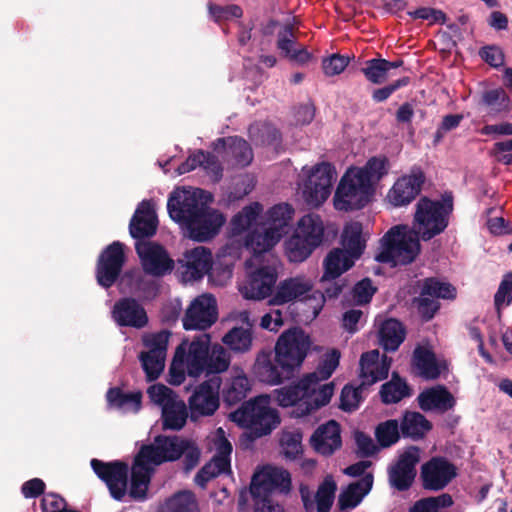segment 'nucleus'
<instances>
[{"label": "nucleus", "mask_w": 512, "mask_h": 512, "mask_svg": "<svg viewBox=\"0 0 512 512\" xmlns=\"http://www.w3.org/2000/svg\"><path fill=\"white\" fill-rule=\"evenodd\" d=\"M451 211L450 202L421 198L416 204L413 229L397 225L387 231L380 241L375 260L392 266L411 263L420 251L418 238L429 240L442 233Z\"/></svg>", "instance_id": "f257e3e1"}, {"label": "nucleus", "mask_w": 512, "mask_h": 512, "mask_svg": "<svg viewBox=\"0 0 512 512\" xmlns=\"http://www.w3.org/2000/svg\"><path fill=\"white\" fill-rule=\"evenodd\" d=\"M181 456L184 457L185 469L189 471L199 463L200 450L194 441L178 436H158L151 444L143 446L132 467L130 496L143 499L155 466L175 461Z\"/></svg>", "instance_id": "f03ea898"}, {"label": "nucleus", "mask_w": 512, "mask_h": 512, "mask_svg": "<svg viewBox=\"0 0 512 512\" xmlns=\"http://www.w3.org/2000/svg\"><path fill=\"white\" fill-rule=\"evenodd\" d=\"M230 363V353L221 344H212L209 334L198 335L192 340L184 339L175 350L168 381L172 385H180L186 376L198 378L221 374L228 370Z\"/></svg>", "instance_id": "7ed1b4c3"}, {"label": "nucleus", "mask_w": 512, "mask_h": 512, "mask_svg": "<svg viewBox=\"0 0 512 512\" xmlns=\"http://www.w3.org/2000/svg\"><path fill=\"white\" fill-rule=\"evenodd\" d=\"M390 162L386 156H374L363 166H352L342 176L334 195V207L339 211L361 209L368 205L377 184L388 175Z\"/></svg>", "instance_id": "20e7f679"}, {"label": "nucleus", "mask_w": 512, "mask_h": 512, "mask_svg": "<svg viewBox=\"0 0 512 512\" xmlns=\"http://www.w3.org/2000/svg\"><path fill=\"white\" fill-rule=\"evenodd\" d=\"M276 400L282 407H292L295 417H302L329 403L333 393V383H325L313 388L302 378L296 385L275 390Z\"/></svg>", "instance_id": "39448f33"}, {"label": "nucleus", "mask_w": 512, "mask_h": 512, "mask_svg": "<svg viewBox=\"0 0 512 512\" xmlns=\"http://www.w3.org/2000/svg\"><path fill=\"white\" fill-rule=\"evenodd\" d=\"M229 419L261 437L270 434L280 424L278 411L271 405L269 395H259L244 402L229 414Z\"/></svg>", "instance_id": "423d86ee"}, {"label": "nucleus", "mask_w": 512, "mask_h": 512, "mask_svg": "<svg viewBox=\"0 0 512 512\" xmlns=\"http://www.w3.org/2000/svg\"><path fill=\"white\" fill-rule=\"evenodd\" d=\"M295 209L288 203L272 206L263 215L262 233L252 234L247 241V248L255 255L269 252L287 234L294 218Z\"/></svg>", "instance_id": "0eeeda50"}, {"label": "nucleus", "mask_w": 512, "mask_h": 512, "mask_svg": "<svg viewBox=\"0 0 512 512\" xmlns=\"http://www.w3.org/2000/svg\"><path fill=\"white\" fill-rule=\"evenodd\" d=\"M323 237L324 224L321 217L314 213L302 216L284 243L289 261L300 263L306 260L322 243Z\"/></svg>", "instance_id": "6e6552de"}, {"label": "nucleus", "mask_w": 512, "mask_h": 512, "mask_svg": "<svg viewBox=\"0 0 512 512\" xmlns=\"http://www.w3.org/2000/svg\"><path fill=\"white\" fill-rule=\"evenodd\" d=\"M300 177L298 189L302 198L309 206L318 207L330 196L336 171L331 164L322 162L313 167H303Z\"/></svg>", "instance_id": "1a4fd4ad"}, {"label": "nucleus", "mask_w": 512, "mask_h": 512, "mask_svg": "<svg viewBox=\"0 0 512 512\" xmlns=\"http://www.w3.org/2000/svg\"><path fill=\"white\" fill-rule=\"evenodd\" d=\"M311 344L309 335L301 329L293 328L284 331L274 346L276 363L282 371H286V375H292L304 362Z\"/></svg>", "instance_id": "9d476101"}, {"label": "nucleus", "mask_w": 512, "mask_h": 512, "mask_svg": "<svg viewBox=\"0 0 512 512\" xmlns=\"http://www.w3.org/2000/svg\"><path fill=\"white\" fill-rule=\"evenodd\" d=\"M260 255L253 254V257L247 261V268L249 269L247 277L238 286L240 294L246 300H269L276 288L278 274L275 267L262 265L252 269L256 266Z\"/></svg>", "instance_id": "9b49d317"}, {"label": "nucleus", "mask_w": 512, "mask_h": 512, "mask_svg": "<svg viewBox=\"0 0 512 512\" xmlns=\"http://www.w3.org/2000/svg\"><path fill=\"white\" fill-rule=\"evenodd\" d=\"M209 449L214 453L211 461L207 463L195 476L198 486L204 488L206 484L218 475L230 471V456L232 445L222 428L216 429L208 438Z\"/></svg>", "instance_id": "f8f14e48"}, {"label": "nucleus", "mask_w": 512, "mask_h": 512, "mask_svg": "<svg viewBox=\"0 0 512 512\" xmlns=\"http://www.w3.org/2000/svg\"><path fill=\"white\" fill-rule=\"evenodd\" d=\"M203 195V190L192 187H178L171 192L167 202L168 214L181 229L203 206Z\"/></svg>", "instance_id": "ddd939ff"}, {"label": "nucleus", "mask_w": 512, "mask_h": 512, "mask_svg": "<svg viewBox=\"0 0 512 512\" xmlns=\"http://www.w3.org/2000/svg\"><path fill=\"white\" fill-rule=\"evenodd\" d=\"M225 221L226 218L221 212L203 204L181 230L184 236L197 242H205L219 233Z\"/></svg>", "instance_id": "4468645a"}, {"label": "nucleus", "mask_w": 512, "mask_h": 512, "mask_svg": "<svg viewBox=\"0 0 512 512\" xmlns=\"http://www.w3.org/2000/svg\"><path fill=\"white\" fill-rule=\"evenodd\" d=\"M169 337L170 333L167 331L143 336L146 351L140 354V361L148 380L157 379L164 370Z\"/></svg>", "instance_id": "2eb2a0df"}, {"label": "nucleus", "mask_w": 512, "mask_h": 512, "mask_svg": "<svg viewBox=\"0 0 512 512\" xmlns=\"http://www.w3.org/2000/svg\"><path fill=\"white\" fill-rule=\"evenodd\" d=\"M220 378H210L195 387L188 399V407L192 420L212 416L220 405Z\"/></svg>", "instance_id": "dca6fc26"}, {"label": "nucleus", "mask_w": 512, "mask_h": 512, "mask_svg": "<svg viewBox=\"0 0 512 512\" xmlns=\"http://www.w3.org/2000/svg\"><path fill=\"white\" fill-rule=\"evenodd\" d=\"M217 318V301L212 294L205 293L194 298L187 307L183 327L185 330H206Z\"/></svg>", "instance_id": "f3484780"}, {"label": "nucleus", "mask_w": 512, "mask_h": 512, "mask_svg": "<svg viewBox=\"0 0 512 512\" xmlns=\"http://www.w3.org/2000/svg\"><path fill=\"white\" fill-rule=\"evenodd\" d=\"M290 488L291 477L289 472L283 468L268 465L254 474L250 492L253 498H261L274 491L288 493Z\"/></svg>", "instance_id": "a211bd4d"}, {"label": "nucleus", "mask_w": 512, "mask_h": 512, "mask_svg": "<svg viewBox=\"0 0 512 512\" xmlns=\"http://www.w3.org/2000/svg\"><path fill=\"white\" fill-rule=\"evenodd\" d=\"M314 283L305 275H296L286 278L276 286L272 297L268 300L270 306H279L292 303L296 300H304L310 308V303L306 301L313 292Z\"/></svg>", "instance_id": "6ab92c4d"}, {"label": "nucleus", "mask_w": 512, "mask_h": 512, "mask_svg": "<svg viewBox=\"0 0 512 512\" xmlns=\"http://www.w3.org/2000/svg\"><path fill=\"white\" fill-rule=\"evenodd\" d=\"M136 251L147 274L160 277L169 274L174 268V260L162 246L154 242L139 241Z\"/></svg>", "instance_id": "aec40b11"}, {"label": "nucleus", "mask_w": 512, "mask_h": 512, "mask_svg": "<svg viewBox=\"0 0 512 512\" xmlns=\"http://www.w3.org/2000/svg\"><path fill=\"white\" fill-rule=\"evenodd\" d=\"M421 480L427 490L445 488L457 475L454 464L442 457H434L421 467Z\"/></svg>", "instance_id": "412c9836"}, {"label": "nucleus", "mask_w": 512, "mask_h": 512, "mask_svg": "<svg viewBox=\"0 0 512 512\" xmlns=\"http://www.w3.org/2000/svg\"><path fill=\"white\" fill-rule=\"evenodd\" d=\"M423 182V173L419 169H413L394 182L387 192L386 201L393 207L407 206L419 194Z\"/></svg>", "instance_id": "4be33fe9"}, {"label": "nucleus", "mask_w": 512, "mask_h": 512, "mask_svg": "<svg viewBox=\"0 0 512 512\" xmlns=\"http://www.w3.org/2000/svg\"><path fill=\"white\" fill-rule=\"evenodd\" d=\"M419 460L420 451L417 447L404 450L389 469L391 486L400 491L408 489L416 476L415 466Z\"/></svg>", "instance_id": "5701e85b"}, {"label": "nucleus", "mask_w": 512, "mask_h": 512, "mask_svg": "<svg viewBox=\"0 0 512 512\" xmlns=\"http://www.w3.org/2000/svg\"><path fill=\"white\" fill-rule=\"evenodd\" d=\"M94 472L108 486L113 498L121 500L127 492L128 467L121 462L104 463L97 459L91 461Z\"/></svg>", "instance_id": "b1692460"}, {"label": "nucleus", "mask_w": 512, "mask_h": 512, "mask_svg": "<svg viewBox=\"0 0 512 512\" xmlns=\"http://www.w3.org/2000/svg\"><path fill=\"white\" fill-rule=\"evenodd\" d=\"M455 288L449 283L433 278L424 282L421 296L417 300L418 311L426 319H431L438 310L437 298L452 299L455 297Z\"/></svg>", "instance_id": "393cba45"}, {"label": "nucleus", "mask_w": 512, "mask_h": 512, "mask_svg": "<svg viewBox=\"0 0 512 512\" xmlns=\"http://www.w3.org/2000/svg\"><path fill=\"white\" fill-rule=\"evenodd\" d=\"M181 277L184 282L201 279L207 274L212 264V253L203 246H198L183 253L179 259Z\"/></svg>", "instance_id": "a878e982"}, {"label": "nucleus", "mask_w": 512, "mask_h": 512, "mask_svg": "<svg viewBox=\"0 0 512 512\" xmlns=\"http://www.w3.org/2000/svg\"><path fill=\"white\" fill-rule=\"evenodd\" d=\"M124 263L123 245L113 242L100 255L97 280L103 287H110L117 279Z\"/></svg>", "instance_id": "bb28decb"}, {"label": "nucleus", "mask_w": 512, "mask_h": 512, "mask_svg": "<svg viewBox=\"0 0 512 512\" xmlns=\"http://www.w3.org/2000/svg\"><path fill=\"white\" fill-rule=\"evenodd\" d=\"M216 159L221 157L233 166L245 167L253 159V153L248 143L238 137L219 139L214 145Z\"/></svg>", "instance_id": "cd10ccee"}, {"label": "nucleus", "mask_w": 512, "mask_h": 512, "mask_svg": "<svg viewBox=\"0 0 512 512\" xmlns=\"http://www.w3.org/2000/svg\"><path fill=\"white\" fill-rule=\"evenodd\" d=\"M359 364L362 385H372L388 376L391 359L372 350L361 355Z\"/></svg>", "instance_id": "c85d7f7f"}, {"label": "nucleus", "mask_w": 512, "mask_h": 512, "mask_svg": "<svg viewBox=\"0 0 512 512\" xmlns=\"http://www.w3.org/2000/svg\"><path fill=\"white\" fill-rule=\"evenodd\" d=\"M264 227L263 207L255 202L244 207L231 221V230L233 234L247 232L245 244L249 237L254 233H262Z\"/></svg>", "instance_id": "c756f323"}, {"label": "nucleus", "mask_w": 512, "mask_h": 512, "mask_svg": "<svg viewBox=\"0 0 512 512\" xmlns=\"http://www.w3.org/2000/svg\"><path fill=\"white\" fill-rule=\"evenodd\" d=\"M112 318L120 326L134 328H142L148 322L144 308L131 298H124L115 303L112 309Z\"/></svg>", "instance_id": "7c9ffc66"}, {"label": "nucleus", "mask_w": 512, "mask_h": 512, "mask_svg": "<svg viewBox=\"0 0 512 512\" xmlns=\"http://www.w3.org/2000/svg\"><path fill=\"white\" fill-rule=\"evenodd\" d=\"M311 444L322 455L333 454L342 444L339 424L330 420L320 425L311 437Z\"/></svg>", "instance_id": "2f4dec72"}, {"label": "nucleus", "mask_w": 512, "mask_h": 512, "mask_svg": "<svg viewBox=\"0 0 512 512\" xmlns=\"http://www.w3.org/2000/svg\"><path fill=\"white\" fill-rule=\"evenodd\" d=\"M337 484L333 477L328 475L319 486L315 495V501L310 497L309 489L301 486L300 494L307 511H312L316 505L317 512H329L335 498Z\"/></svg>", "instance_id": "473e14b6"}, {"label": "nucleus", "mask_w": 512, "mask_h": 512, "mask_svg": "<svg viewBox=\"0 0 512 512\" xmlns=\"http://www.w3.org/2000/svg\"><path fill=\"white\" fill-rule=\"evenodd\" d=\"M157 217L151 201H142L130 222V234L140 239L152 236L156 232Z\"/></svg>", "instance_id": "72a5a7b5"}, {"label": "nucleus", "mask_w": 512, "mask_h": 512, "mask_svg": "<svg viewBox=\"0 0 512 512\" xmlns=\"http://www.w3.org/2000/svg\"><path fill=\"white\" fill-rule=\"evenodd\" d=\"M356 260V258L341 248H334L323 260V274L319 282L329 284L331 280L340 277L348 271Z\"/></svg>", "instance_id": "f704fd0d"}, {"label": "nucleus", "mask_w": 512, "mask_h": 512, "mask_svg": "<svg viewBox=\"0 0 512 512\" xmlns=\"http://www.w3.org/2000/svg\"><path fill=\"white\" fill-rule=\"evenodd\" d=\"M253 372L259 381L269 385H278L285 378L290 377V375H286V371H282L275 360L272 361L271 353L267 351H261L257 354Z\"/></svg>", "instance_id": "c9c22d12"}, {"label": "nucleus", "mask_w": 512, "mask_h": 512, "mask_svg": "<svg viewBox=\"0 0 512 512\" xmlns=\"http://www.w3.org/2000/svg\"><path fill=\"white\" fill-rule=\"evenodd\" d=\"M414 365L425 379H436L446 369V362L439 359L426 347H418L414 351Z\"/></svg>", "instance_id": "e433bc0d"}, {"label": "nucleus", "mask_w": 512, "mask_h": 512, "mask_svg": "<svg viewBox=\"0 0 512 512\" xmlns=\"http://www.w3.org/2000/svg\"><path fill=\"white\" fill-rule=\"evenodd\" d=\"M368 238L369 233L363 230L361 223H347L341 235V249L358 259L365 249Z\"/></svg>", "instance_id": "4c0bfd02"}, {"label": "nucleus", "mask_w": 512, "mask_h": 512, "mask_svg": "<svg viewBox=\"0 0 512 512\" xmlns=\"http://www.w3.org/2000/svg\"><path fill=\"white\" fill-rule=\"evenodd\" d=\"M419 406L424 411H447L454 404V398L443 386H436L423 391L418 396Z\"/></svg>", "instance_id": "58836bf2"}, {"label": "nucleus", "mask_w": 512, "mask_h": 512, "mask_svg": "<svg viewBox=\"0 0 512 512\" xmlns=\"http://www.w3.org/2000/svg\"><path fill=\"white\" fill-rule=\"evenodd\" d=\"M373 485V475L365 474L359 481L350 484L339 495V507L341 510L355 508L370 492Z\"/></svg>", "instance_id": "ea45409f"}, {"label": "nucleus", "mask_w": 512, "mask_h": 512, "mask_svg": "<svg viewBox=\"0 0 512 512\" xmlns=\"http://www.w3.org/2000/svg\"><path fill=\"white\" fill-rule=\"evenodd\" d=\"M322 286L324 292L321 291H313L306 301L310 303V314L308 317L311 319H315L319 313L321 312L326 297L327 298H336L340 295V293L343 291V289L346 287L347 282L344 279H341L340 277L331 280V282L328 283H320Z\"/></svg>", "instance_id": "a19ab883"}, {"label": "nucleus", "mask_w": 512, "mask_h": 512, "mask_svg": "<svg viewBox=\"0 0 512 512\" xmlns=\"http://www.w3.org/2000/svg\"><path fill=\"white\" fill-rule=\"evenodd\" d=\"M202 167L213 181H218L222 175V168L215 154H205L202 151L191 155L186 162L178 167V173L190 172L196 167Z\"/></svg>", "instance_id": "79ce46f5"}, {"label": "nucleus", "mask_w": 512, "mask_h": 512, "mask_svg": "<svg viewBox=\"0 0 512 512\" xmlns=\"http://www.w3.org/2000/svg\"><path fill=\"white\" fill-rule=\"evenodd\" d=\"M405 336V328L398 320L390 318L379 323V343L386 351H396Z\"/></svg>", "instance_id": "37998d69"}, {"label": "nucleus", "mask_w": 512, "mask_h": 512, "mask_svg": "<svg viewBox=\"0 0 512 512\" xmlns=\"http://www.w3.org/2000/svg\"><path fill=\"white\" fill-rule=\"evenodd\" d=\"M340 352L336 349H332L325 353L316 368L312 373L307 374L303 378L310 386L318 389L322 386L321 382L326 381L334 373L336 368L339 366ZM325 383H323L324 385Z\"/></svg>", "instance_id": "c03bdc74"}, {"label": "nucleus", "mask_w": 512, "mask_h": 512, "mask_svg": "<svg viewBox=\"0 0 512 512\" xmlns=\"http://www.w3.org/2000/svg\"><path fill=\"white\" fill-rule=\"evenodd\" d=\"M250 389V381L245 373L243 371H236L235 374L225 382L223 398L225 402L234 404L245 398Z\"/></svg>", "instance_id": "a18cd8bd"}, {"label": "nucleus", "mask_w": 512, "mask_h": 512, "mask_svg": "<svg viewBox=\"0 0 512 512\" xmlns=\"http://www.w3.org/2000/svg\"><path fill=\"white\" fill-rule=\"evenodd\" d=\"M222 342L235 353H247L253 346V332L249 328L233 327L222 337Z\"/></svg>", "instance_id": "49530a36"}, {"label": "nucleus", "mask_w": 512, "mask_h": 512, "mask_svg": "<svg viewBox=\"0 0 512 512\" xmlns=\"http://www.w3.org/2000/svg\"><path fill=\"white\" fill-rule=\"evenodd\" d=\"M431 429L430 422L419 412H406L401 422L403 436L422 438Z\"/></svg>", "instance_id": "de8ad7c7"}, {"label": "nucleus", "mask_w": 512, "mask_h": 512, "mask_svg": "<svg viewBox=\"0 0 512 512\" xmlns=\"http://www.w3.org/2000/svg\"><path fill=\"white\" fill-rule=\"evenodd\" d=\"M107 401L110 406L123 412H137L141 406V393L124 394L121 390L113 388L107 393Z\"/></svg>", "instance_id": "09e8293b"}, {"label": "nucleus", "mask_w": 512, "mask_h": 512, "mask_svg": "<svg viewBox=\"0 0 512 512\" xmlns=\"http://www.w3.org/2000/svg\"><path fill=\"white\" fill-rule=\"evenodd\" d=\"M160 512H199L195 495L181 491L169 498Z\"/></svg>", "instance_id": "8fccbe9b"}, {"label": "nucleus", "mask_w": 512, "mask_h": 512, "mask_svg": "<svg viewBox=\"0 0 512 512\" xmlns=\"http://www.w3.org/2000/svg\"><path fill=\"white\" fill-rule=\"evenodd\" d=\"M187 417V406L182 399L162 410L163 425L167 429H181L185 425Z\"/></svg>", "instance_id": "3c124183"}, {"label": "nucleus", "mask_w": 512, "mask_h": 512, "mask_svg": "<svg viewBox=\"0 0 512 512\" xmlns=\"http://www.w3.org/2000/svg\"><path fill=\"white\" fill-rule=\"evenodd\" d=\"M380 395L384 403L391 404L397 403L404 397L409 396L410 392L407 384L397 375L393 374L391 380L382 385Z\"/></svg>", "instance_id": "603ef678"}, {"label": "nucleus", "mask_w": 512, "mask_h": 512, "mask_svg": "<svg viewBox=\"0 0 512 512\" xmlns=\"http://www.w3.org/2000/svg\"><path fill=\"white\" fill-rule=\"evenodd\" d=\"M280 444L282 452L288 459H295L302 452V434L298 429L284 430Z\"/></svg>", "instance_id": "864d4df0"}, {"label": "nucleus", "mask_w": 512, "mask_h": 512, "mask_svg": "<svg viewBox=\"0 0 512 512\" xmlns=\"http://www.w3.org/2000/svg\"><path fill=\"white\" fill-rule=\"evenodd\" d=\"M233 263L226 256L218 257L215 263L212 262L208 272L209 280L217 286L225 285L232 277Z\"/></svg>", "instance_id": "5fc2aeb1"}, {"label": "nucleus", "mask_w": 512, "mask_h": 512, "mask_svg": "<svg viewBox=\"0 0 512 512\" xmlns=\"http://www.w3.org/2000/svg\"><path fill=\"white\" fill-rule=\"evenodd\" d=\"M151 401L158 405L161 410L172 405L176 401H180L179 396L169 387L163 384H154L147 391Z\"/></svg>", "instance_id": "6e6d98bb"}, {"label": "nucleus", "mask_w": 512, "mask_h": 512, "mask_svg": "<svg viewBox=\"0 0 512 512\" xmlns=\"http://www.w3.org/2000/svg\"><path fill=\"white\" fill-rule=\"evenodd\" d=\"M390 66L385 59H372L367 61L362 71L370 82L379 84L387 79Z\"/></svg>", "instance_id": "4d7b16f0"}, {"label": "nucleus", "mask_w": 512, "mask_h": 512, "mask_svg": "<svg viewBox=\"0 0 512 512\" xmlns=\"http://www.w3.org/2000/svg\"><path fill=\"white\" fill-rule=\"evenodd\" d=\"M376 437L382 447H389L399 439V425L396 420H387L378 425Z\"/></svg>", "instance_id": "13d9d810"}, {"label": "nucleus", "mask_w": 512, "mask_h": 512, "mask_svg": "<svg viewBox=\"0 0 512 512\" xmlns=\"http://www.w3.org/2000/svg\"><path fill=\"white\" fill-rule=\"evenodd\" d=\"M364 385L359 387L345 386L341 393V408L345 411H352L358 408L362 400V390Z\"/></svg>", "instance_id": "bf43d9fd"}, {"label": "nucleus", "mask_w": 512, "mask_h": 512, "mask_svg": "<svg viewBox=\"0 0 512 512\" xmlns=\"http://www.w3.org/2000/svg\"><path fill=\"white\" fill-rule=\"evenodd\" d=\"M283 325V313L280 309H272L265 313L259 322L260 328L273 333H277Z\"/></svg>", "instance_id": "052dcab7"}, {"label": "nucleus", "mask_w": 512, "mask_h": 512, "mask_svg": "<svg viewBox=\"0 0 512 512\" xmlns=\"http://www.w3.org/2000/svg\"><path fill=\"white\" fill-rule=\"evenodd\" d=\"M512 301V274L504 276L497 293L495 294V304L498 309L509 305Z\"/></svg>", "instance_id": "680f3d73"}, {"label": "nucleus", "mask_w": 512, "mask_h": 512, "mask_svg": "<svg viewBox=\"0 0 512 512\" xmlns=\"http://www.w3.org/2000/svg\"><path fill=\"white\" fill-rule=\"evenodd\" d=\"M482 99L484 104L493 107L496 111H502L508 108V98L502 89H493L487 91L484 93Z\"/></svg>", "instance_id": "e2e57ef3"}, {"label": "nucleus", "mask_w": 512, "mask_h": 512, "mask_svg": "<svg viewBox=\"0 0 512 512\" xmlns=\"http://www.w3.org/2000/svg\"><path fill=\"white\" fill-rule=\"evenodd\" d=\"M376 288L369 279H363L358 282L353 289L354 301L358 304H364L370 301Z\"/></svg>", "instance_id": "0e129e2a"}, {"label": "nucleus", "mask_w": 512, "mask_h": 512, "mask_svg": "<svg viewBox=\"0 0 512 512\" xmlns=\"http://www.w3.org/2000/svg\"><path fill=\"white\" fill-rule=\"evenodd\" d=\"M277 46L286 57L296 48L295 35L291 25H286L278 33Z\"/></svg>", "instance_id": "69168bd1"}, {"label": "nucleus", "mask_w": 512, "mask_h": 512, "mask_svg": "<svg viewBox=\"0 0 512 512\" xmlns=\"http://www.w3.org/2000/svg\"><path fill=\"white\" fill-rule=\"evenodd\" d=\"M348 65V59L346 57L334 54L331 57L325 59L322 63L323 71L327 76L338 75L345 70Z\"/></svg>", "instance_id": "338daca9"}, {"label": "nucleus", "mask_w": 512, "mask_h": 512, "mask_svg": "<svg viewBox=\"0 0 512 512\" xmlns=\"http://www.w3.org/2000/svg\"><path fill=\"white\" fill-rule=\"evenodd\" d=\"M354 439L357 447V453L362 456H370L378 451L377 445L373 439L363 432L356 431Z\"/></svg>", "instance_id": "774afa93"}]
</instances>
